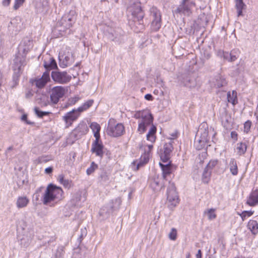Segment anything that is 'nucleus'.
<instances>
[{"instance_id": "obj_30", "label": "nucleus", "mask_w": 258, "mask_h": 258, "mask_svg": "<svg viewBox=\"0 0 258 258\" xmlns=\"http://www.w3.org/2000/svg\"><path fill=\"white\" fill-rule=\"evenodd\" d=\"M156 133V127L153 125H152L147 135V139L148 141L153 143L155 141V134Z\"/></svg>"}, {"instance_id": "obj_10", "label": "nucleus", "mask_w": 258, "mask_h": 258, "mask_svg": "<svg viewBox=\"0 0 258 258\" xmlns=\"http://www.w3.org/2000/svg\"><path fill=\"white\" fill-rule=\"evenodd\" d=\"M151 17L152 19L151 23L152 29L158 31L161 26V15L160 11L156 7H152L150 9Z\"/></svg>"}, {"instance_id": "obj_9", "label": "nucleus", "mask_w": 258, "mask_h": 258, "mask_svg": "<svg viewBox=\"0 0 258 258\" xmlns=\"http://www.w3.org/2000/svg\"><path fill=\"white\" fill-rule=\"evenodd\" d=\"M67 89L63 86H55L53 87L50 92V102L53 104H57L60 98H62Z\"/></svg>"}, {"instance_id": "obj_33", "label": "nucleus", "mask_w": 258, "mask_h": 258, "mask_svg": "<svg viewBox=\"0 0 258 258\" xmlns=\"http://www.w3.org/2000/svg\"><path fill=\"white\" fill-rule=\"evenodd\" d=\"M93 102L94 101L93 100H89L87 101L82 105L77 108L78 111L81 113L86 110L93 105Z\"/></svg>"}, {"instance_id": "obj_35", "label": "nucleus", "mask_w": 258, "mask_h": 258, "mask_svg": "<svg viewBox=\"0 0 258 258\" xmlns=\"http://www.w3.org/2000/svg\"><path fill=\"white\" fill-rule=\"evenodd\" d=\"M247 146L245 143H240L237 144L236 150L239 155H243L246 151Z\"/></svg>"}, {"instance_id": "obj_50", "label": "nucleus", "mask_w": 258, "mask_h": 258, "mask_svg": "<svg viewBox=\"0 0 258 258\" xmlns=\"http://www.w3.org/2000/svg\"><path fill=\"white\" fill-rule=\"evenodd\" d=\"M57 180H58V181H59V183L62 184V183L65 180V179L64 178V175L63 174L59 175V176L58 177V178H57Z\"/></svg>"}, {"instance_id": "obj_32", "label": "nucleus", "mask_w": 258, "mask_h": 258, "mask_svg": "<svg viewBox=\"0 0 258 258\" xmlns=\"http://www.w3.org/2000/svg\"><path fill=\"white\" fill-rule=\"evenodd\" d=\"M228 101L231 103L233 105H235L237 103V93L235 91L232 92H229L227 93Z\"/></svg>"}, {"instance_id": "obj_17", "label": "nucleus", "mask_w": 258, "mask_h": 258, "mask_svg": "<svg viewBox=\"0 0 258 258\" xmlns=\"http://www.w3.org/2000/svg\"><path fill=\"white\" fill-rule=\"evenodd\" d=\"M88 127L86 122L82 121L73 130L72 134L76 138H79L86 134L88 132Z\"/></svg>"}, {"instance_id": "obj_45", "label": "nucleus", "mask_w": 258, "mask_h": 258, "mask_svg": "<svg viewBox=\"0 0 258 258\" xmlns=\"http://www.w3.org/2000/svg\"><path fill=\"white\" fill-rule=\"evenodd\" d=\"M217 163L218 160H211L207 164L206 168H207L208 170H210V169H212L217 164Z\"/></svg>"}, {"instance_id": "obj_40", "label": "nucleus", "mask_w": 258, "mask_h": 258, "mask_svg": "<svg viewBox=\"0 0 258 258\" xmlns=\"http://www.w3.org/2000/svg\"><path fill=\"white\" fill-rule=\"evenodd\" d=\"M253 214V212L251 211H244L239 214L242 221H244L247 217H250Z\"/></svg>"}, {"instance_id": "obj_8", "label": "nucleus", "mask_w": 258, "mask_h": 258, "mask_svg": "<svg viewBox=\"0 0 258 258\" xmlns=\"http://www.w3.org/2000/svg\"><path fill=\"white\" fill-rule=\"evenodd\" d=\"M153 148L152 145H145L144 154L142 155L140 161H134L132 163V168L135 170H138L141 166L146 164L151 156V151Z\"/></svg>"}, {"instance_id": "obj_11", "label": "nucleus", "mask_w": 258, "mask_h": 258, "mask_svg": "<svg viewBox=\"0 0 258 258\" xmlns=\"http://www.w3.org/2000/svg\"><path fill=\"white\" fill-rule=\"evenodd\" d=\"M208 133L206 129L200 128L196 136L195 145L197 150H201L205 145L208 141Z\"/></svg>"}, {"instance_id": "obj_14", "label": "nucleus", "mask_w": 258, "mask_h": 258, "mask_svg": "<svg viewBox=\"0 0 258 258\" xmlns=\"http://www.w3.org/2000/svg\"><path fill=\"white\" fill-rule=\"evenodd\" d=\"M80 113H81L78 111V109H73L72 111L67 112L63 116V119L68 126L71 125L73 122L77 120L80 115Z\"/></svg>"}, {"instance_id": "obj_25", "label": "nucleus", "mask_w": 258, "mask_h": 258, "mask_svg": "<svg viewBox=\"0 0 258 258\" xmlns=\"http://www.w3.org/2000/svg\"><path fill=\"white\" fill-rule=\"evenodd\" d=\"M247 226L252 234L256 235L258 233V223L256 220H250Z\"/></svg>"}, {"instance_id": "obj_3", "label": "nucleus", "mask_w": 258, "mask_h": 258, "mask_svg": "<svg viewBox=\"0 0 258 258\" xmlns=\"http://www.w3.org/2000/svg\"><path fill=\"white\" fill-rule=\"evenodd\" d=\"M134 117L139 119L138 131L140 133H144L147 127L152 123L153 117L148 110L138 111L135 113Z\"/></svg>"}, {"instance_id": "obj_63", "label": "nucleus", "mask_w": 258, "mask_h": 258, "mask_svg": "<svg viewBox=\"0 0 258 258\" xmlns=\"http://www.w3.org/2000/svg\"><path fill=\"white\" fill-rule=\"evenodd\" d=\"M105 208H106V207H104V208H103V209L101 210L102 211V213H101V214H104V212L103 211H104L105 210Z\"/></svg>"}, {"instance_id": "obj_18", "label": "nucleus", "mask_w": 258, "mask_h": 258, "mask_svg": "<svg viewBox=\"0 0 258 258\" xmlns=\"http://www.w3.org/2000/svg\"><path fill=\"white\" fill-rule=\"evenodd\" d=\"M103 146L100 139H95L92 143L91 151L93 153H95L96 156L102 158L103 155Z\"/></svg>"}, {"instance_id": "obj_42", "label": "nucleus", "mask_w": 258, "mask_h": 258, "mask_svg": "<svg viewBox=\"0 0 258 258\" xmlns=\"http://www.w3.org/2000/svg\"><path fill=\"white\" fill-rule=\"evenodd\" d=\"M169 238L171 240H175L177 238V230L175 228H172L168 234Z\"/></svg>"}, {"instance_id": "obj_46", "label": "nucleus", "mask_w": 258, "mask_h": 258, "mask_svg": "<svg viewBox=\"0 0 258 258\" xmlns=\"http://www.w3.org/2000/svg\"><path fill=\"white\" fill-rule=\"evenodd\" d=\"M251 122L248 120L245 122L244 124V132L247 133L251 127Z\"/></svg>"}, {"instance_id": "obj_26", "label": "nucleus", "mask_w": 258, "mask_h": 258, "mask_svg": "<svg viewBox=\"0 0 258 258\" xmlns=\"http://www.w3.org/2000/svg\"><path fill=\"white\" fill-rule=\"evenodd\" d=\"M228 165L231 173L234 176L237 175L238 170L236 160L234 158H231Z\"/></svg>"}, {"instance_id": "obj_22", "label": "nucleus", "mask_w": 258, "mask_h": 258, "mask_svg": "<svg viewBox=\"0 0 258 258\" xmlns=\"http://www.w3.org/2000/svg\"><path fill=\"white\" fill-rule=\"evenodd\" d=\"M150 187L154 192L159 191L162 187L161 183V179L158 177H154L150 180Z\"/></svg>"}, {"instance_id": "obj_44", "label": "nucleus", "mask_w": 258, "mask_h": 258, "mask_svg": "<svg viewBox=\"0 0 258 258\" xmlns=\"http://www.w3.org/2000/svg\"><path fill=\"white\" fill-rule=\"evenodd\" d=\"M25 0H15L13 8L14 10H18L24 4Z\"/></svg>"}, {"instance_id": "obj_51", "label": "nucleus", "mask_w": 258, "mask_h": 258, "mask_svg": "<svg viewBox=\"0 0 258 258\" xmlns=\"http://www.w3.org/2000/svg\"><path fill=\"white\" fill-rule=\"evenodd\" d=\"M53 168L52 167H48L45 169V173L46 174H50L52 172Z\"/></svg>"}, {"instance_id": "obj_29", "label": "nucleus", "mask_w": 258, "mask_h": 258, "mask_svg": "<svg viewBox=\"0 0 258 258\" xmlns=\"http://www.w3.org/2000/svg\"><path fill=\"white\" fill-rule=\"evenodd\" d=\"M227 84L225 78L220 75L216 77L214 85L217 88L224 87Z\"/></svg>"}, {"instance_id": "obj_12", "label": "nucleus", "mask_w": 258, "mask_h": 258, "mask_svg": "<svg viewBox=\"0 0 258 258\" xmlns=\"http://www.w3.org/2000/svg\"><path fill=\"white\" fill-rule=\"evenodd\" d=\"M58 59L59 66L62 68L71 65L75 60L72 52L69 50L60 53Z\"/></svg>"}, {"instance_id": "obj_1", "label": "nucleus", "mask_w": 258, "mask_h": 258, "mask_svg": "<svg viewBox=\"0 0 258 258\" xmlns=\"http://www.w3.org/2000/svg\"><path fill=\"white\" fill-rule=\"evenodd\" d=\"M32 41L26 39L22 41L18 47V53L14 59L13 66L14 71V81L16 83L20 75L22 67L25 64V56L32 48Z\"/></svg>"}, {"instance_id": "obj_37", "label": "nucleus", "mask_w": 258, "mask_h": 258, "mask_svg": "<svg viewBox=\"0 0 258 258\" xmlns=\"http://www.w3.org/2000/svg\"><path fill=\"white\" fill-rule=\"evenodd\" d=\"M100 181L103 183H108L109 180V174L106 171H102L99 176Z\"/></svg>"}, {"instance_id": "obj_31", "label": "nucleus", "mask_w": 258, "mask_h": 258, "mask_svg": "<svg viewBox=\"0 0 258 258\" xmlns=\"http://www.w3.org/2000/svg\"><path fill=\"white\" fill-rule=\"evenodd\" d=\"M235 7L237 10L238 16H242V10L246 7L243 2V0H235Z\"/></svg>"}, {"instance_id": "obj_7", "label": "nucleus", "mask_w": 258, "mask_h": 258, "mask_svg": "<svg viewBox=\"0 0 258 258\" xmlns=\"http://www.w3.org/2000/svg\"><path fill=\"white\" fill-rule=\"evenodd\" d=\"M167 196L168 207L169 208L172 209L175 207L179 203L178 196L173 183L169 182V187L167 191Z\"/></svg>"}, {"instance_id": "obj_62", "label": "nucleus", "mask_w": 258, "mask_h": 258, "mask_svg": "<svg viewBox=\"0 0 258 258\" xmlns=\"http://www.w3.org/2000/svg\"><path fill=\"white\" fill-rule=\"evenodd\" d=\"M128 198L129 199H131V197H132V192H130L129 194H128Z\"/></svg>"}, {"instance_id": "obj_43", "label": "nucleus", "mask_w": 258, "mask_h": 258, "mask_svg": "<svg viewBox=\"0 0 258 258\" xmlns=\"http://www.w3.org/2000/svg\"><path fill=\"white\" fill-rule=\"evenodd\" d=\"M34 111L35 112V114L39 117H42L45 115H47L49 114V112H45V111H42L39 109L38 108L35 107L34 108Z\"/></svg>"}, {"instance_id": "obj_21", "label": "nucleus", "mask_w": 258, "mask_h": 258, "mask_svg": "<svg viewBox=\"0 0 258 258\" xmlns=\"http://www.w3.org/2000/svg\"><path fill=\"white\" fill-rule=\"evenodd\" d=\"M246 203L250 206L258 205V188L251 191L247 198Z\"/></svg>"}, {"instance_id": "obj_20", "label": "nucleus", "mask_w": 258, "mask_h": 258, "mask_svg": "<svg viewBox=\"0 0 258 258\" xmlns=\"http://www.w3.org/2000/svg\"><path fill=\"white\" fill-rule=\"evenodd\" d=\"M240 51L238 48H234L231 51L230 53L228 52L224 53V59L230 62H233L236 60L238 57Z\"/></svg>"}, {"instance_id": "obj_58", "label": "nucleus", "mask_w": 258, "mask_h": 258, "mask_svg": "<svg viewBox=\"0 0 258 258\" xmlns=\"http://www.w3.org/2000/svg\"><path fill=\"white\" fill-rule=\"evenodd\" d=\"M43 188V187L42 186H41L39 188H38L36 190V192H35V194H38L39 193V192L41 191V189Z\"/></svg>"}, {"instance_id": "obj_61", "label": "nucleus", "mask_w": 258, "mask_h": 258, "mask_svg": "<svg viewBox=\"0 0 258 258\" xmlns=\"http://www.w3.org/2000/svg\"><path fill=\"white\" fill-rule=\"evenodd\" d=\"M190 254L189 252H187L186 254V256H185V258H190Z\"/></svg>"}, {"instance_id": "obj_16", "label": "nucleus", "mask_w": 258, "mask_h": 258, "mask_svg": "<svg viewBox=\"0 0 258 258\" xmlns=\"http://www.w3.org/2000/svg\"><path fill=\"white\" fill-rule=\"evenodd\" d=\"M173 146L171 143H165L163 150L161 151L160 158L163 162H167L169 158L171 153L173 150Z\"/></svg>"}, {"instance_id": "obj_48", "label": "nucleus", "mask_w": 258, "mask_h": 258, "mask_svg": "<svg viewBox=\"0 0 258 258\" xmlns=\"http://www.w3.org/2000/svg\"><path fill=\"white\" fill-rule=\"evenodd\" d=\"M62 184L64 187L70 188L72 186V181L69 179H65Z\"/></svg>"}, {"instance_id": "obj_34", "label": "nucleus", "mask_w": 258, "mask_h": 258, "mask_svg": "<svg viewBox=\"0 0 258 258\" xmlns=\"http://www.w3.org/2000/svg\"><path fill=\"white\" fill-rule=\"evenodd\" d=\"M160 165L162 170L163 177L166 179L167 176L171 173V168L168 164L164 165L160 163Z\"/></svg>"}, {"instance_id": "obj_6", "label": "nucleus", "mask_w": 258, "mask_h": 258, "mask_svg": "<svg viewBox=\"0 0 258 258\" xmlns=\"http://www.w3.org/2000/svg\"><path fill=\"white\" fill-rule=\"evenodd\" d=\"M124 132V127L121 123H116V120L111 118L109 120L106 130L108 135L117 137L121 136Z\"/></svg>"}, {"instance_id": "obj_2", "label": "nucleus", "mask_w": 258, "mask_h": 258, "mask_svg": "<svg viewBox=\"0 0 258 258\" xmlns=\"http://www.w3.org/2000/svg\"><path fill=\"white\" fill-rule=\"evenodd\" d=\"M63 195L61 187L50 183L42 195L41 201L44 205L53 207L63 199Z\"/></svg>"}, {"instance_id": "obj_59", "label": "nucleus", "mask_w": 258, "mask_h": 258, "mask_svg": "<svg viewBox=\"0 0 258 258\" xmlns=\"http://www.w3.org/2000/svg\"><path fill=\"white\" fill-rule=\"evenodd\" d=\"M109 207H110V209H109V210H107L106 211V213H107V214H109V213H110L111 212H112V206H111V205H110V206H109Z\"/></svg>"}, {"instance_id": "obj_28", "label": "nucleus", "mask_w": 258, "mask_h": 258, "mask_svg": "<svg viewBox=\"0 0 258 258\" xmlns=\"http://www.w3.org/2000/svg\"><path fill=\"white\" fill-rule=\"evenodd\" d=\"M182 83L183 85L189 88H194L197 85L196 80L194 77L187 76L183 79Z\"/></svg>"}, {"instance_id": "obj_15", "label": "nucleus", "mask_w": 258, "mask_h": 258, "mask_svg": "<svg viewBox=\"0 0 258 258\" xmlns=\"http://www.w3.org/2000/svg\"><path fill=\"white\" fill-rule=\"evenodd\" d=\"M50 81L49 72L45 71L43 73L42 76L40 78H36L34 80V83L36 86L41 89L44 87L46 84Z\"/></svg>"}, {"instance_id": "obj_54", "label": "nucleus", "mask_w": 258, "mask_h": 258, "mask_svg": "<svg viewBox=\"0 0 258 258\" xmlns=\"http://www.w3.org/2000/svg\"><path fill=\"white\" fill-rule=\"evenodd\" d=\"M231 137L234 140H237V134L236 132L234 131L231 132Z\"/></svg>"}, {"instance_id": "obj_13", "label": "nucleus", "mask_w": 258, "mask_h": 258, "mask_svg": "<svg viewBox=\"0 0 258 258\" xmlns=\"http://www.w3.org/2000/svg\"><path fill=\"white\" fill-rule=\"evenodd\" d=\"M52 80L56 83L65 84L69 83L72 77L66 72L52 71L51 74Z\"/></svg>"}, {"instance_id": "obj_38", "label": "nucleus", "mask_w": 258, "mask_h": 258, "mask_svg": "<svg viewBox=\"0 0 258 258\" xmlns=\"http://www.w3.org/2000/svg\"><path fill=\"white\" fill-rule=\"evenodd\" d=\"M215 209L211 208L205 211V214H207L208 219L212 220L216 218V215L215 213Z\"/></svg>"}, {"instance_id": "obj_39", "label": "nucleus", "mask_w": 258, "mask_h": 258, "mask_svg": "<svg viewBox=\"0 0 258 258\" xmlns=\"http://www.w3.org/2000/svg\"><path fill=\"white\" fill-rule=\"evenodd\" d=\"M64 253V247L60 246L58 247L54 257L52 258H62Z\"/></svg>"}, {"instance_id": "obj_60", "label": "nucleus", "mask_w": 258, "mask_h": 258, "mask_svg": "<svg viewBox=\"0 0 258 258\" xmlns=\"http://www.w3.org/2000/svg\"><path fill=\"white\" fill-rule=\"evenodd\" d=\"M32 94L31 92H29L28 93H27L26 94V97L27 98H29L30 97V96H32Z\"/></svg>"}, {"instance_id": "obj_24", "label": "nucleus", "mask_w": 258, "mask_h": 258, "mask_svg": "<svg viewBox=\"0 0 258 258\" xmlns=\"http://www.w3.org/2000/svg\"><path fill=\"white\" fill-rule=\"evenodd\" d=\"M44 67L46 70V71H49L51 70L57 68L56 61L53 57H49L48 60H44Z\"/></svg>"}, {"instance_id": "obj_23", "label": "nucleus", "mask_w": 258, "mask_h": 258, "mask_svg": "<svg viewBox=\"0 0 258 258\" xmlns=\"http://www.w3.org/2000/svg\"><path fill=\"white\" fill-rule=\"evenodd\" d=\"M29 203V200L26 196L18 197L16 203L17 207L21 209L26 207Z\"/></svg>"}, {"instance_id": "obj_49", "label": "nucleus", "mask_w": 258, "mask_h": 258, "mask_svg": "<svg viewBox=\"0 0 258 258\" xmlns=\"http://www.w3.org/2000/svg\"><path fill=\"white\" fill-rule=\"evenodd\" d=\"M177 137V133L176 132H175L174 133H172L170 135V136L168 138V139L170 140H174L175 138H176Z\"/></svg>"}, {"instance_id": "obj_5", "label": "nucleus", "mask_w": 258, "mask_h": 258, "mask_svg": "<svg viewBox=\"0 0 258 258\" xmlns=\"http://www.w3.org/2000/svg\"><path fill=\"white\" fill-rule=\"evenodd\" d=\"M195 6V2L192 0H181L180 4L173 12V14L189 16L192 13L191 10Z\"/></svg>"}, {"instance_id": "obj_56", "label": "nucleus", "mask_w": 258, "mask_h": 258, "mask_svg": "<svg viewBox=\"0 0 258 258\" xmlns=\"http://www.w3.org/2000/svg\"><path fill=\"white\" fill-rule=\"evenodd\" d=\"M27 115H26V114H23V115L22 116L21 119H22L23 121H26L27 124H30V122H29L27 121Z\"/></svg>"}, {"instance_id": "obj_19", "label": "nucleus", "mask_w": 258, "mask_h": 258, "mask_svg": "<svg viewBox=\"0 0 258 258\" xmlns=\"http://www.w3.org/2000/svg\"><path fill=\"white\" fill-rule=\"evenodd\" d=\"M128 10L132 12V15L135 17V19H136L139 22V23L141 24L144 15L142 12L140 5L138 4L134 10H133L132 8H130Z\"/></svg>"}, {"instance_id": "obj_64", "label": "nucleus", "mask_w": 258, "mask_h": 258, "mask_svg": "<svg viewBox=\"0 0 258 258\" xmlns=\"http://www.w3.org/2000/svg\"><path fill=\"white\" fill-rule=\"evenodd\" d=\"M77 196L79 197H80V195L79 194H77Z\"/></svg>"}, {"instance_id": "obj_36", "label": "nucleus", "mask_w": 258, "mask_h": 258, "mask_svg": "<svg viewBox=\"0 0 258 258\" xmlns=\"http://www.w3.org/2000/svg\"><path fill=\"white\" fill-rule=\"evenodd\" d=\"M211 171L208 170V169L206 168L204 169V171L202 175V180L204 183H208L210 177L211 176Z\"/></svg>"}, {"instance_id": "obj_4", "label": "nucleus", "mask_w": 258, "mask_h": 258, "mask_svg": "<svg viewBox=\"0 0 258 258\" xmlns=\"http://www.w3.org/2000/svg\"><path fill=\"white\" fill-rule=\"evenodd\" d=\"M76 20L75 11L71 10L68 13L65 14L61 19L58 21L56 25V29L59 32H63L72 26Z\"/></svg>"}, {"instance_id": "obj_55", "label": "nucleus", "mask_w": 258, "mask_h": 258, "mask_svg": "<svg viewBox=\"0 0 258 258\" xmlns=\"http://www.w3.org/2000/svg\"><path fill=\"white\" fill-rule=\"evenodd\" d=\"M227 52L223 51V50H220L217 52V54L218 56L220 57H223L224 58V53H226Z\"/></svg>"}, {"instance_id": "obj_53", "label": "nucleus", "mask_w": 258, "mask_h": 258, "mask_svg": "<svg viewBox=\"0 0 258 258\" xmlns=\"http://www.w3.org/2000/svg\"><path fill=\"white\" fill-rule=\"evenodd\" d=\"M11 2V0H3L2 1V4L5 7L9 6Z\"/></svg>"}, {"instance_id": "obj_52", "label": "nucleus", "mask_w": 258, "mask_h": 258, "mask_svg": "<svg viewBox=\"0 0 258 258\" xmlns=\"http://www.w3.org/2000/svg\"><path fill=\"white\" fill-rule=\"evenodd\" d=\"M145 98L147 100L151 101V100H152L153 99V97L152 96V95L151 94H147L145 95Z\"/></svg>"}, {"instance_id": "obj_57", "label": "nucleus", "mask_w": 258, "mask_h": 258, "mask_svg": "<svg viewBox=\"0 0 258 258\" xmlns=\"http://www.w3.org/2000/svg\"><path fill=\"white\" fill-rule=\"evenodd\" d=\"M196 258H202V251L201 250L199 249L197 253Z\"/></svg>"}, {"instance_id": "obj_27", "label": "nucleus", "mask_w": 258, "mask_h": 258, "mask_svg": "<svg viewBox=\"0 0 258 258\" xmlns=\"http://www.w3.org/2000/svg\"><path fill=\"white\" fill-rule=\"evenodd\" d=\"M90 127L94 134L95 139H100V131L101 130L100 125L97 122H93L90 124Z\"/></svg>"}, {"instance_id": "obj_47", "label": "nucleus", "mask_w": 258, "mask_h": 258, "mask_svg": "<svg viewBox=\"0 0 258 258\" xmlns=\"http://www.w3.org/2000/svg\"><path fill=\"white\" fill-rule=\"evenodd\" d=\"M79 99L80 98L78 96H75V97L71 98L69 100V104L71 105H74L79 100Z\"/></svg>"}, {"instance_id": "obj_41", "label": "nucleus", "mask_w": 258, "mask_h": 258, "mask_svg": "<svg viewBox=\"0 0 258 258\" xmlns=\"http://www.w3.org/2000/svg\"><path fill=\"white\" fill-rule=\"evenodd\" d=\"M98 167V165L94 162H92L90 166L87 169L86 172L88 175L92 174Z\"/></svg>"}]
</instances>
